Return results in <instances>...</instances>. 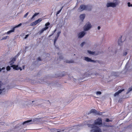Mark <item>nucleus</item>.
Instances as JSON below:
<instances>
[{"instance_id":"a211bd4d","label":"nucleus","mask_w":132,"mask_h":132,"mask_svg":"<svg viewBox=\"0 0 132 132\" xmlns=\"http://www.w3.org/2000/svg\"><path fill=\"white\" fill-rule=\"evenodd\" d=\"M66 62L67 63H73L74 61L73 60H67L66 61Z\"/></svg>"},{"instance_id":"37998d69","label":"nucleus","mask_w":132,"mask_h":132,"mask_svg":"<svg viewBox=\"0 0 132 132\" xmlns=\"http://www.w3.org/2000/svg\"><path fill=\"white\" fill-rule=\"evenodd\" d=\"M63 57L61 55V56L60 57L59 59H58V60L59 59V60L60 59H63Z\"/></svg>"},{"instance_id":"f257e3e1","label":"nucleus","mask_w":132,"mask_h":132,"mask_svg":"<svg viewBox=\"0 0 132 132\" xmlns=\"http://www.w3.org/2000/svg\"><path fill=\"white\" fill-rule=\"evenodd\" d=\"M102 124V119L101 118H98L95 120L94 124H88V127L92 129L90 130V132H102L101 129L97 126L101 125Z\"/></svg>"},{"instance_id":"c85d7f7f","label":"nucleus","mask_w":132,"mask_h":132,"mask_svg":"<svg viewBox=\"0 0 132 132\" xmlns=\"http://www.w3.org/2000/svg\"><path fill=\"white\" fill-rule=\"evenodd\" d=\"M102 114V113L100 112H97H97L96 113V114H97L98 115H101Z\"/></svg>"},{"instance_id":"8fccbe9b","label":"nucleus","mask_w":132,"mask_h":132,"mask_svg":"<svg viewBox=\"0 0 132 132\" xmlns=\"http://www.w3.org/2000/svg\"><path fill=\"white\" fill-rule=\"evenodd\" d=\"M19 53H18V54H17V56H19Z\"/></svg>"},{"instance_id":"6e6552de","label":"nucleus","mask_w":132,"mask_h":132,"mask_svg":"<svg viewBox=\"0 0 132 132\" xmlns=\"http://www.w3.org/2000/svg\"><path fill=\"white\" fill-rule=\"evenodd\" d=\"M84 60L85 61H87L88 62H94V61L92 60H91L90 58H89V57H84Z\"/></svg>"},{"instance_id":"aec40b11","label":"nucleus","mask_w":132,"mask_h":132,"mask_svg":"<svg viewBox=\"0 0 132 132\" xmlns=\"http://www.w3.org/2000/svg\"><path fill=\"white\" fill-rule=\"evenodd\" d=\"M39 14V13H35L32 16L31 18V19H33L35 16Z\"/></svg>"},{"instance_id":"603ef678","label":"nucleus","mask_w":132,"mask_h":132,"mask_svg":"<svg viewBox=\"0 0 132 132\" xmlns=\"http://www.w3.org/2000/svg\"><path fill=\"white\" fill-rule=\"evenodd\" d=\"M60 132V131H57V132Z\"/></svg>"},{"instance_id":"4be33fe9","label":"nucleus","mask_w":132,"mask_h":132,"mask_svg":"<svg viewBox=\"0 0 132 132\" xmlns=\"http://www.w3.org/2000/svg\"><path fill=\"white\" fill-rule=\"evenodd\" d=\"M103 125L104 126L107 127H111V126H110L106 124V123L105 122H104L103 123Z\"/></svg>"},{"instance_id":"7c9ffc66","label":"nucleus","mask_w":132,"mask_h":132,"mask_svg":"<svg viewBox=\"0 0 132 132\" xmlns=\"http://www.w3.org/2000/svg\"><path fill=\"white\" fill-rule=\"evenodd\" d=\"M127 4L128 7H132V4H131L130 2H128Z\"/></svg>"},{"instance_id":"412c9836","label":"nucleus","mask_w":132,"mask_h":132,"mask_svg":"<svg viewBox=\"0 0 132 132\" xmlns=\"http://www.w3.org/2000/svg\"><path fill=\"white\" fill-rule=\"evenodd\" d=\"M39 14V13H35L32 16L31 18V19H33L35 16Z\"/></svg>"},{"instance_id":"423d86ee","label":"nucleus","mask_w":132,"mask_h":132,"mask_svg":"<svg viewBox=\"0 0 132 132\" xmlns=\"http://www.w3.org/2000/svg\"><path fill=\"white\" fill-rule=\"evenodd\" d=\"M48 28V27H45V28H42L39 32L40 34H41L43 33L44 31L46 30Z\"/></svg>"},{"instance_id":"b1692460","label":"nucleus","mask_w":132,"mask_h":132,"mask_svg":"<svg viewBox=\"0 0 132 132\" xmlns=\"http://www.w3.org/2000/svg\"><path fill=\"white\" fill-rule=\"evenodd\" d=\"M58 37H55V38L54 41V45H55V44L57 40Z\"/></svg>"},{"instance_id":"393cba45","label":"nucleus","mask_w":132,"mask_h":132,"mask_svg":"<svg viewBox=\"0 0 132 132\" xmlns=\"http://www.w3.org/2000/svg\"><path fill=\"white\" fill-rule=\"evenodd\" d=\"M132 90V86L129 88L128 90V91L127 93V94H128L129 92Z\"/></svg>"},{"instance_id":"09e8293b","label":"nucleus","mask_w":132,"mask_h":132,"mask_svg":"<svg viewBox=\"0 0 132 132\" xmlns=\"http://www.w3.org/2000/svg\"><path fill=\"white\" fill-rule=\"evenodd\" d=\"M38 118H36L35 119V120L36 121V120H38Z\"/></svg>"},{"instance_id":"5701e85b","label":"nucleus","mask_w":132,"mask_h":132,"mask_svg":"<svg viewBox=\"0 0 132 132\" xmlns=\"http://www.w3.org/2000/svg\"><path fill=\"white\" fill-rule=\"evenodd\" d=\"M88 52L90 54L94 55L95 54V52H92L89 51H88Z\"/></svg>"},{"instance_id":"58836bf2","label":"nucleus","mask_w":132,"mask_h":132,"mask_svg":"<svg viewBox=\"0 0 132 132\" xmlns=\"http://www.w3.org/2000/svg\"><path fill=\"white\" fill-rule=\"evenodd\" d=\"M61 33V31H59L58 32L57 34V37H59L60 35V34Z\"/></svg>"},{"instance_id":"de8ad7c7","label":"nucleus","mask_w":132,"mask_h":132,"mask_svg":"<svg viewBox=\"0 0 132 132\" xmlns=\"http://www.w3.org/2000/svg\"><path fill=\"white\" fill-rule=\"evenodd\" d=\"M101 28V27L100 26H98L97 27L98 29L99 30Z\"/></svg>"},{"instance_id":"0eeeda50","label":"nucleus","mask_w":132,"mask_h":132,"mask_svg":"<svg viewBox=\"0 0 132 132\" xmlns=\"http://www.w3.org/2000/svg\"><path fill=\"white\" fill-rule=\"evenodd\" d=\"M32 120H27V121H26L24 122L23 123V125H24L25 124H26L27 125L30 124H32L33 123L32 122Z\"/></svg>"},{"instance_id":"39448f33","label":"nucleus","mask_w":132,"mask_h":132,"mask_svg":"<svg viewBox=\"0 0 132 132\" xmlns=\"http://www.w3.org/2000/svg\"><path fill=\"white\" fill-rule=\"evenodd\" d=\"M86 32L85 31H82L79 33L78 34V38H81L84 36Z\"/></svg>"},{"instance_id":"20e7f679","label":"nucleus","mask_w":132,"mask_h":132,"mask_svg":"<svg viewBox=\"0 0 132 132\" xmlns=\"http://www.w3.org/2000/svg\"><path fill=\"white\" fill-rule=\"evenodd\" d=\"M92 26L91 24L88 22L86 23L83 28L84 31H86L90 30L92 28Z\"/></svg>"},{"instance_id":"dca6fc26","label":"nucleus","mask_w":132,"mask_h":132,"mask_svg":"<svg viewBox=\"0 0 132 132\" xmlns=\"http://www.w3.org/2000/svg\"><path fill=\"white\" fill-rule=\"evenodd\" d=\"M15 57H13L10 62V64H12L14 63V62L15 61Z\"/></svg>"},{"instance_id":"9b49d317","label":"nucleus","mask_w":132,"mask_h":132,"mask_svg":"<svg viewBox=\"0 0 132 132\" xmlns=\"http://www.w3.org/2000/svg\"><path fill=\"white\" fill-rule=\"evenodd\" d=\"M2 82L0 81V94H1L4 90V88H2Z\"/></svg>"},{"instance_id":"c9c22d12","label":"nucleus","mask_w":132,"mask_h":132,"mask_svg":"<svg viewBox=\"0 0 132 132\" xmlns=\"http://www.w3.org/2000/svg\"><path fill=\"white\" fill-rule=\"evenodd\" d=\"M29 14V12H27V13H26L24 15V18H26V17Z\"/></svg>"},{"instance_id":"3c124183","label":"nucleus","mask_w":132,"mask_h":132,"mask_svg":"<svg viewBox=\"0 0 132 132\" xmlns=\"http://www.w3.org/2000/svg\"><path fill=\"white\" fill-rule=\"evenodd\" d=\"M2 71L1 69L0 68V72Z\"/></svg>"},{"instance_id":"9d476101","label":"nucleus","mask_w":132,"mask_h":132,"mask_svg":"<svg viewBox=\"0 0 132 132\" xmlns=\"http://www.w3.org/2000/svg\"><path fill=\"white\" fill-rule=\"evenodd\" d=\"M13 67V69L16 70H18L19 69H20L21 71L22 70L21 68L20 67H18V65H13L12 66Z\"/></svg>"},{"instance_id":"ddd939ff","label":"nucleus","mask_w":132,"mask_h":132,"mask_svg":"<svg viewBox=\"0 0 132 132\" xmlns=\"http://www.w3.org/2000/svg\"><path fill=\"white\" fill-rule=\"evenodd\" d=\"M15 28L13 27V29L12 30H10L8 31H7L6 33L5 34H10L11 33L14 32L15 30Z\"/></svg>"},{"instance_id":"a18cd8bd","label":"nucleus","mask_w":132,"mask_h":132,"mask_svg":"<svg viewBox=\"0 0 132 132\" xmlns=\"http://www.w3.org/2000/svg\"><path fill=\"white\" fill-rule=\"evenodd\" d=\"M28 36H29V35H28V34L26 35L25 37H24V39H26V38H27V37Z\"/></svg>"},{"instance_id":"cd10ccee","label":"nucleus","mask_w":132,"mask_h":132,"mask_svg":"<svg viewBox=\"0 0 132 132\" xmlns=\"http://www.w3.org/2000/svg\"><path fill=\"white\" fill-rule=\"evenodd\" d=\"M21 25H22V24L21 23H20L17 26H15L14 27V28H15V29L16 28H18Z\"/></svg>"},{"instance_id":"72a5a7b5","label":"nucleus","mask_w":132,"mask_h":132,"mask_svg":"<svg viewBox=\"0 0 132 132\" xmlns=\"http://www.w3.org/2000/svg\"><path fill=\"white\" fill-rule=\"evenodd\" d=\"M10 67L9 66H8L6 67V70L7 71H9L10 70Z\"/></svg>"},{"instance_id":"f8f14e48","label":"nucleus","mask_w":132,"mask_h":132,"mask_svg":"<svg viewBox=\"0 0 132 132\" xmlns=\"http://www.w3.org/2000/svg\"><path fill=\"white\" fill-rule=\"evenodd\" d=\"M85 16V14H81L79 16V18L80 19L82 20V21L84 19Z\"/></svg>"},{"instance_id":"c756f323","label":"nucleus","mask_w":132,"mask_h":132,"mask_svg":"<svg viewBox=\"0 0 132 132\" xmlns=\"http://www.w3.org/2000/svg\"><path fill=\"white\" fill-rule=\"evenodd\" d=\"M63 8V7H62L61 9L59 10V11H58L57 13H56V15H57L58 14H59L60 12H61V10H62V9Z\"/></svg>"},{"instance_id":"4468645a","label":"nucleus","mask_w":132,"mask_h":132,"mask_svg":"<svg viewBox=\"0 0 132 132\" xmlns=\"http://www.w3.org/2000/svg\"><path fill=\"white\" fill-rule=\"evenodd\" d=\"M90 113H93L96 114L97 111L96 110L92 109L90 110Z\"/></svg>"},{"instance_id":"e433bc0d","label":"nucleus","mask_w":132,"mask_h":132,"mask_svg":"<svg viewBox=\"0 0 132 132\" xmlns=\"http://www.w3.org/2000/svg\"><path fill=\"white\" fill-rule=\"evenodd\" d=\"M105 121L106 122H109L110 121H112L110 120L109 119L106 118V119Z\"/></svg>"},{"instance_id":"c03bdc74","label":"nucleus","mask_w":132,"mask_h":132,"mask_svg":"<svg viewBox=\"0 0 132 132\" xmlns=\"http://www.w3.org/2000/svg\"><path fill=\"white\" fill-rule=\"evenodd\" d=\"M7 36H5V37H3L2 38V39H6L7 38Z\"/></svg>"},{"instance_id":"ea45409f","label":"nucleus","mask_w":132,"mask_h":132,"mask_svg":"<svg viewBox=\"0 0 132 132\" xmlns=\"http://www.w3.org/2000/svg\"><path fill=\"white\" fill-rule=\"evenodd\" d=\"M127 54V52H125L123 53V55L124 56H125Z\"/></svg>"},{"instance_id":"79ce46f5","label":"nucleus","mask_w":132,"mask_h":132,"mask_svg":"<svg viewBox=\"0 0 132 132\" xmlns=\"http://www.w3.org/2000/svg\"><path fill=\"white\" fill-rule=\"evenodd\" d=\"M56 29H55L54 31L53 32V33L51 35H50L49 36V37H50L56 31Z\"/></svg>"},{"instance_id":"1a4fd4ad","label":"nucleus","mask_w":132,"mask_h":132,"mask_svg":"<svg viewBox=\"0 0 132 132\" xmlns=\"http://www.w3.org/2000/svg\"><path fill=\"white\" fill-rule=\"evenodd\" d=\"M124 89H120L119 90L118 92H116L114 95V96H117L119 95V94L121 93L122 91H124Z\"/></svg>"},{"instance_id":"2f4dec72","label":"nucleus","mask_w":132,"mask_h":132,"mask_svg":"<svg viewBox=\"0 0 132 132\" xmlns=\"http://www.w3.org/2000/svg\"><path fill=\"white\" fill-rule=\"evenodd\" d=\"M1 70H2V71L3 72H4L5 71V67H3L2 69H1Z\"/></svg>"},{"instance_id":"bb28decb","label":"nucleus","mask_w":132,"mask_h":132,"mask_svg":"<svg viewBox=\"0 0 132 132\" xmlns=\"http://www.w3.org/2000/svg\"><path fill=\"white\" fill-rule=\"evenodd\" d=\"M118 44L119 45L121 46L122 44V42H121V39H119L118 41Z\"/></svg>"},{"instance_id":"2eb2a0df","label":"nucleus","mask_w":132,"mask_h":132,"mask_svg":"<svg viewBox=\"0 0 132 132\" xmlns=\"http://www.w3.org/2000/svg\"><path fill=\"white\" fill-rule=\"evenodd\" d=\"M78 128V126H74L71 127V128H70L68 130H72V129H77Z\"/></svg>"},{"instance_id":"473e14b6","label":"nucleus","mask_w":132,"mask_h":132,"mask_svg":"<svg viewBox=\"0 0 132 132\" xmlns=\"http://www.w3.org/2000/svg\"><path fill=\"white\" fill-rule=\"evenodd\" d=\"M85 44V42H82L80 44V46L81 47H82Z\"/></svg>"},{"instance_id":"a878e982","label":"nucleus","mask_w":132,"mask_h":132,"mask_svg":"<svg viewBox=\"0 0 132 132\" xmlns=\"http://www.w3.org/2000/svg\"><path fill=\"white\" fill-rule=\"evenodd\" d=\"M42 20V19L41 18H40L38 19L37 20H36V22H37V23H38L39 22L41 21Z\"/></svg>"},{"instance_id":"f03ea898","label":"nucleus","mask_w":132,"mask_h":132,"mask_svg":"<svg viewBox=\"0 0 132 132\" xmlns=\"http://www.w3.org/2000/svg\"><path fill=\"white\" fill-rule=\"evenodd\" d=\"M90 7V6L82 5L80 6L78 11L79 12H81L85 10H91V9H89V8Z\"/></svg>"},{"instance_id":"6ab92c4d","label":"nucleus","mask_w":132,"mask_h":132,"mask_svg":"<svg viewBox=\"0 0 132 132\" xmlns=\"http://www.w3.org/2000/svg\"><path fill=\"white\" fill-rule=\"evenodd\" d=\"M39 14V13H35L32 16L31 18V19H33L35 16Z\"/></svg>"},{"instance_id":"7ed1b4c3","label":"nucleus","mask_w":132,"mask_h":132,"mask_svg":"<svg viewBox=\"0 0 132 132\" xmlns=\"http://www.w3.org/2000/svg\"><path fill=\"white\" fill-rule=\"evenodd\" d=\"M117 0H114L113 1V3L110 2L107 3L106 6L107 7H116L118 4L117 2Z\"/></svg>"},{"instance_id":"f3484780","label":"nucleus","mask_w":132,"mask_h":132,"mask_svg":"<svg viewBox=\"0 0 132 132\" xmlns=\"http://www.w3.org/2000/svg\"><path fill=\"white\" fill-rule=\"evenodd\" d=\"M38 23L36 22V21H35L32 22L31 23V25L32 26H34L37 24Z\"/></svg>"},{"instance_id":"a19ab883","label":"nucleus","mask_w":132,"mask_h":132,"mask_svg":"<svg viewBox=\"0 0 132 132\" xmlns=\"http://www.w3.org/2000/svg\"><path fill=\"white\" fill-rule=\"evenodd\" d=\"M62 73L63 75H62V76H65V75H66V73L65 72H63Z\"/></svg>"},{"instance_id":"f704fd0d","label":"nucleus","mask_w":132,"mask_h":132,"mask_svg":"<svg viewBox=\"0 0 132 132\" xmlns=\"http://www.w3.org/2000/svg\"><path fill=\"white\" fill-rule=\"evenodd\" d=\"M101 92L98 91L96 92V94L97 95H101Z\"/></svg>"},{"instance_id":"4c0bfd02","label":"nucleus","mask_w":132,"mask_h":132,"mask_svg":"<svg viewBox=\"0 0 132 132\" xmlns=\"http://www.w3.org/2000/svg\"><path fill=\"white\" fill-rule=\"evenodd\" d=\"M50 24V23L49 22H48L45 24V26L46 27H47V26H48Z\"/></svg>"},{"instance_id":"49530a36","label":"nucleus","mask_w":132,"mask_h":132,"mask_svg":"<svg viewBox=\"0 0 132 132\" xmlns=\"http://www.w3.org/2000/svg\"><path fill=\"white\" fill-rule=\"evenodd\" d=\"M37 60L39 61H41V59L40 58V57H38V58H37Z\"/></svg>"}]
</instances>
